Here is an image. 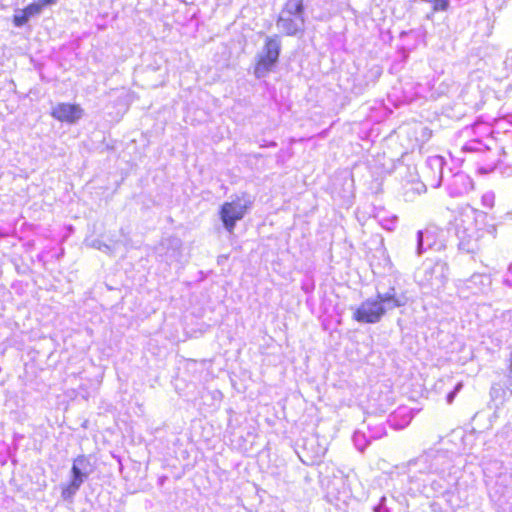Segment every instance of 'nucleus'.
Segmentation results:
<instances>
[{"label": "nucleus", "mask_w": 512, "mask_h": 512, "mask_svg": "<svg viewBox=\"0 0 512 512\" xmlns=\"http://www.w3.org/2000/svg\"><path fill=\"white\" fill-rule=\"evenodd\" d=\"M304 10V0H287L276 20L277 27L287 36L296 35L305 23Z\"/></svg>", "instance_id": "obj_1"}, {"label": "nucleus", "mask_w": 512, "mask_h": 512, "mask_svg": "<svg viewBox=\"0 0 512 512\" xmlns=\"http://www.w3.org/2000/svg\"><path fill=\"white\" fill-rule=\"evenodd\" d=\"M252 200L246 193L235 195L232 200L224 202L219 209V217L224 228L232 233L236 223L244 218L252 206Z\"/></svg>", "instance_id": "obj_2"}, {"label": "nucleus", "mask_w": 512, "mask_h": 512, "mask_svg": "<svg viewBox=\"0 0 512 512\" xmlns=\"http://www.w3.org/2000/svg\"><path fill=\"white\" fill-rule=\"evenodd\" d=\"M281 43L278 36L267 37L262 52L257 56L254 65V75L261 78L270 73L278 62Z\"/></svg>", "instance_id": "obj_3"}, {"label": "nucleus", "mask_w": 512, "mask_h": 512, "mask_svg": "<svg viewBox=\"0 0 512 512\" xmlns=\"http://www.w3.org/2000/svg\"><path fill=\"white\" fill-rule=\"evenodd\" d=\"M90 466V461L87 456H77L71 468V480L66 485L61 487V496L64 499H71L81 487L84 480L88 477L86 468Z\"/></svg>", "instance_id": "obj_4"}, {"label": "nucleus", "mask_w": 512, "mask_h": 512, "mask_svg": "<svg viewBox=\"0 0 512 512\" xmlns=\"http://www.w3.org/2000/svg\"><path fill=\"white\" fill-rule=\"evenodd\" d=\"M386 309L375 299L363 301L353 313V319L359 323H377L385 315Z\"/></svg>", "instance_id": "obj_5"}, {"label": "nucleus", "mask_w": 512, "mask_h": 512, "mask_svg": "<svg viewBox=\"0 0 512 512\" xmlns=\"http://www.w3.org/2000/svg\"><path fill=\"white\" fill-rule=\"evenodd\" d=\"M50 115L61 123L75 124L83 117L84 110L79 104L60 102L52 107Z\"/></svg>", "instance_id": "obj_6"}, {"label": "nucleus", "mask_w": 512, "mask_h": 512, "mask_svg": "<svg viewBox=\"0 0 512 512\" xmlns=\"http://www.w3.org/2000/svg\"><path fill=\"white\" fill-rule=\"evenodd\" d=\"M57 2V0H40L37 2H32L25 6L19 14H14L12 17V23L15 27L25 26L29 20L39 15L44 7L53 5Z\"/></svg>", "instance_id": "obj_7"}, {"label": "nucleus", "mask_w": 512, "mask_h": 512, "mask_svg": "<svg viewBox=\"0 0 512 512\" xmlns=\"http://www.w3.org/2000/svg\"><path fill=\"white\" fill-rule=\"evenodd\" d=\"M377 299L383 306L385 303H387L390 309L397 308L403 305V302L394 293L378 294Z\"/></svg>", "instance_id": "obj_8"}, {"label": "nucleus", "mask_w": 512, "mask_h": 512, "mask_svg": "<svg viewBox=\"0 0 512 512\" xmlns=\"http://www.w3.org/2000/svg\"><path fill=\"white\" fill-rule=\"evenodd\" d=\"M432 4L433 11H445L448 8V0H425Z\"/></svg>", "instance_id": "obj_9"}]
</instances>
